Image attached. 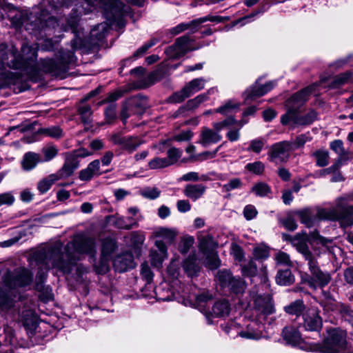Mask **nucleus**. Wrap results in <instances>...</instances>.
<instances>
[{"mask_svg": "<svg viewBox=\"0 0 353 353\" xmlns=\"http://www.w3.org/2000/svg\"><path fill=\"white\" fill-rule=\"evenodd\" d=\"M0 78L22 91V55L12 44H0Z\"/></svg>", "mask_w": 353, "mask_h": 353, "instance_id": "f257e3e1", "label": "nucleus"}, {"mask_svg": "<svg viewBox=\"0 0 353 353\" xmlns=\"http://www.w3.org/2000/svg\"><path fill=\"white\" fill-rule=\"evenodd\" d=\"M63 261L55 262L54 265L60 271L67 273L72 265L79 259L78 254H88L94 257L97 253L94 239L85 234H77L72 241L68 243L64 248Z\"/></svg>", "mask_w": 353, "mask_h": 353, "instance_id": "f03ea898", "label": "nucleus"}, {"mask_svg": "<svg viewBox=\"0 0 353 353\" xmlns=\"http://www.w3.org/2000/svg\"><path fill=\"white\" fill-rule=\"evenodd\" d=\"M63 254L61 252V245L57 243L48 249H41L32 255V259L39 265V270L36 276V288L41 290L46 279L47 272L50 267L60 270L54 265L55 262L63 261Z\"/></svg>", "mask_w": 353, "mask_h": 353, "instance_id": "7ed1b4c3", "label": "nucleus"}, {"mask_svg": "<svg viewBox=\"0 0 353 353\" xmlns=\"http://www.w3.org/2000/svg\"><path fill=\"white\" fill-rule=\"evenodd\" d=\"M97 7L103 10L105 18L110 25L117 23L119 27L124 26L123 4L120 0H83L82 8L84 13L92 12Z\"/></svg>", "mask_w": 353, "mask_h": 353, "instance_id": "20e7f679", "label": "nucleus"}, {"mask_svg": "<svg viewBox=\"0 0 353 353\" xmlns=\"http://www.w3.org/2000/svg\"><path fill=\"white\" fill-rule=\"evenodd\" d=\"M335 203L341 210L340 213L336 211L326 212L321 211V214H327L326 217L336 219L341 226L343 228L353 225V192L345 194L336 199Z\"/></svg>", "mask_w": 353, "mask_h": 353, "instance_id": "39448f33", "label": "nucleus"}, {"mask_svg": "<svg viewBox=\"0 0 353 353\" xmlns=\"http://www.w3.org/2000/svg\"><path fill=\"white\" fill-rule=\"evenodd\" d=\"M347 345L346 334L338 329L328 332V336L322 344H316L314 351L321 353H341Z\"/></svg>", "mask_w": 353, "mask_h": 353, "instance_id": "423d86ee", "label": "nucleus"}, {"mask_svg": "<svg viewBox=\"0 0 353 353\" xmlns=\"http://www.w3.org/2000/svg\"><path fill=\"white\" fill-rule=\"evenodd\" d=\"M310 274L307 275L305 283L312 289L323 288L329 284L332 279L331 274L321 270L317 256L307 261Z\"/></svg>", "mask_w": 353, "mask_h": 353, "instance_id": "0eeeda50", "label": "nucleus"}, {"mask_svg": "<svg viewBox=\"0 0 353 353\" xmlns=\"http://www.w3.org/2000/svg\"><path fill=\"white\" fill-rule=\"evenodd\" d=\"M293 150V143L291 141H283L271 145L268 151V159L276 164L286 163Z\"/></svg>", "mask_w": 353, "mask_h": 353, "instance_id": "6e6552de", "label": "nucleus"}, {"mask_svg": "<svg viewBox=\"0 0 353 353\" xmlns=\"http://www.w3.org/2000/svg\"><path fill=\"white\" fill-rule=\"evenodd\" d=\"M299 112H295L294 109L283 115L281 121L283 125H289L292 129L297 125H308L317 119V113L314 110H310L305 116H299Z\"/></svg>", "mask_w": 353, "mask_h": 353, "instance_id": "1a4fd4ad", "label": "nucleus"}, {"mask_svg": "<svg viewBox=\"0 0 353 353\" xmlns=\"http://www.w3.org/2000/svg\"><path fill=\"white\" fill-rule=\"evenodd\" d=\"M324 82L325 79H322L319 82L313 83L294 94L287 101V105L288 106V111L294 109L295 112H299V108L304 104L312 93L314 92L315 94H319V92H316V88Z\"/></svg>", "mask_w": 353, "mask_h": 353, "instance_id": "9d476101", "label": "nucleus"}, {"mask_svg": "<svg viewBox=\"0 0 353 353\" xmlns=\"http://www.w3.org/2000/svg\"><path fill=\"white\" fill-rule=\"evenodd\" d=\"M335 205H336L335 204ZM321 210L325 211L327 213L330 212H332V211H336L337 213H340L341 212V209L339 208H338L337 206H336L335 208H332V209H330V210H327V209H324V208H318L316 210V212H314L311 209L307 208V209H304V210L299 211L297 214L300 218L301 222L303 224L305 225V226L307 228L312 227L314 225L315 222L319 220L325 219V220L339 221V220L336 219H331V218L325 217V216H327V214H321Z\"/></svg>", "mask_w": 353, "mask_h": 353, "instance_id": "9b49d317", "label": "nucleus"}, {"mask_svg": "<svg viewBox=\"0 0 353 353\" xmlns=\"http://www.w3.org/2000/svg\"><path fill=\"white\" fill-rule=\"evenodd\" d=\"M285 239L289 241L297 252L302 254L304 259L307 261L311 258L315 256L310 250L307 243L310 242L308 234L305 232L297 233L294 236L288 234H284Z\"/></svg>", "mask_w": 353, "mask_h": 353, "instance_id": "f8f14e48", "label": "nucleus"}, {"mask_svg": "<svg viewBox=\"0 0 353 353\" xmlns=\"http://www.w3.org/2000/svg\"><path fill=\"white\" fill-rule=\"evenodd\" d=\"M190 38L185 35L176 39L175 43L168 47L165 52L172 59H179L184 56L188 51L195 50L190 47Z\"/></svg>", "mask_w": 353, "mask_h": 353, "instance_id": "ddd939ff", "label": "nucleus"}, {"mask_svg": "<svg viewBox=\"0 0 353 353\" xmlns=\"http://www.w3.org/2000/svg\"><path fill=\"white\" fill-rule=\"evenodd\" d=\"M303 326L305 330L319 332L322 327V320L316 308H310L303 314Z\"/></svg>", "mask_w": 353, "mask_h": 353, "instance_id": "4468645a", "label": "nucleus"}, {"mask_svg": "<svg viewBox=\"0 0 353 353\" xmlns=\"http://www.w3.org/2000/svg\"><path fill=\"white\" fill-rule=\"evenodd\" d=\"M254 309L264 316L270 315L275 312L272 298L270 294L256 295L254 297Z\"/></svg>", "mask_w": 353, "mask_h": 353, "instance_id": "2eb2a0df", "label": "nucleus"}, {"mask_svg": "<svg viewBox=\"0 0 353 353\" xmlns=\"http://www.w3.org/2000/svg\"><path fill=\"white\" fill-rule=\"evenodd\" d=\"M136 266L134 256L130 252L117 255L113 260V267L117 272H124Z\"/></svg>", "mask_w": 353, "mask_h": 353, "instance_id": "dca6fc26", "label": "nucleus"}, {"mask_svg": "<svg viewBox=\"0 0 353 353\" xmlns=\"http://www.w3.org/2000/svg\"><path fill=\"white\" fill-rule=\"evenodd\" d=\"M79 167V161L76 155L67 152L65 154V162L62 168L55 173L61 179L71 176L74 171Z\"/></svg>", "mask_w": 353, "mask_h": 353, "instance_id": "f3484780", "label": "nucleus"}, {"mask_svg": "<svg viewBox=\"0 0 353 353\" xmlns=\"http://www.w3.org/2000/svg\"><path fill=\"white\" fill-rule=\"evenodd\" d=\"M23 54L26 52L29 54L27 58L28 61H25L23 60V75L29 72L35 74L37 72V68L34 61L37 57L36 48L25 46L23 44Z\"/></svg>", "mask_w": 353, "mask_h": 353, "instance_id": "a211bd4d", "label": "nucleus"}, {"mask_svg": "<svg viewBox=\"0 0 353 353\" xmlns=\"http://www.w3.org/2000/svg\"><path fill=\"white\" fill-rule=\"evenodd\" d=\"M155 245L158 248L159 253L156 250H152L150 254L151 263L153 266L160 267L166 256L167 246L162 240H156Z\"/></svg>", "mask_w": 353, "mask_h": 353, "instance_id": "6ab92c4d", "label": "nucleus"}, {"mask_svg": "<svg viewBox=\"0 0 353 353\" xmlns=\"http://www.w3.org/2000/svg\"><path fill=\"white\" fill-rule=\"evenodd\" d=\"M100 174V161L94 160L90 163L86 168L80 171L79 177L81 181H88Z\"/></svg>", "mask_w": 353, "mask_h": 353, "instance_id": "aec40b11", "label": "nucleus"}, {"mask_svg": "<svg viewBox=\"0 0 353 353\" xmlns=\"http://www.w3.org/2000/svg\"><path fill=\"white\" fill-rule=\"evenodd\" d=\"M206 190V187L201 184H188L183 189V194L185 196L195 201L203 196Z\"/></svg>", "mask_w": 353, "mask_h": 353, "instance_id": "412c9836", "label": "nucleus"}, {"mask_svg": "<svg viewBox=\"0 0 353 353\" xmlns=\"http://www.w3.org/2000/svg\"><path fill=\"white\" fill-rule=\"evenodd\" d=\"M221 139V135L219 133L207 127H203L201 132L199 143L203 146H207L217 143Z\"/></svg>", "mask_w": 353, "mask_h": 353, "instance_id": "4be33fe9", "label": "nucleus"}, {"mask_svg": "<svg viewBox=\"0 0 353 353\" xmlns=\"http://www.w3.org/2000/svg\"><path fill=\"white\" fill-rule=\"evenodd\" d=\"M199 248L203 254L216 251L218 243L214 240L210 234H205L199 238Z\"/></svg>", "mask_w": 353, "mask_h": 353, "instance_id": "5701e85b", "label": "nucleus"}, {"mask_svg": "<svg viewBox=\"0 0 353 353\" xmlns=\"http://www.w3.org/2000/svg\"><path fill=\"white\" fill-rule=\"evenodd\" d=\"M129 104L134 106L137 114H142L148 108V99L141 95H137L129 98Z\"/></svg>", "mask_w": 353, "mask_h": 353, "instance_id": "b1692460", "label": "nucleus"}, {"mask_svg": "<svg viewBox=\"0 0 353 353\" xmlns=\"http://www.w3.org/2000/svg\"><path fill=\"white\" fill-rule=\"evenodd\" d=\"M153 236L159 239L158 240H162L166 245V244H170L174 241L176 237V232L172 229L160 228L153 232Z\"/></svg>", "mask_w": 353, "mask_h": 353, "instance_id": "393cba45", "label": "nucleus"}, {"mask_svg": "<svg viewBox=\"0 0 353 353\" xmlns=\"http://www.w3.org/2000/svg\"><path fill=\"white\" fill-rule=\"evenodd\" d=\"M283 339L292 345L299 344L301 340V334L293 327H285L283 330Z\"/></svg>", "mask_w": 353, "mask_h": 353, "instance_id": "a878e982", "label": "nucleus"}, {"mask_svg": "<svg viewBox=\"0 0 353 353\" xmlns=\"http://www.w3.org/2000/svg\"><path fill=\"white\" fill-rule=\"evenodd\" d=\"M40 162H42V159L39 154L32 152H27L23 157V170H31Z\"/></svg>", "mask_w": 353, "mask_h": 353, "instance_id": "bb28decb", "label": "nucleus"}, {"mask_svg": "<svg viewBox=\"0 0 353 353\" xmlns=\"http://www.w3.org/2000/svg\"><path fill=\"white\" fill-rule=\"evenodd\" d=\"M230 311V304L226 300L216 301L212 309V316L222 317L229 314Z\"/></svg>", "mask_w": 353, "mask_h": 353, "instance_id": "cd10ccee", "label": "nucleus"}, {"mask_svg": "<svg viewBox=\"0 0 353 353\" xmlns=\"http://www.w3.org/2000/svg\"><path fill=\"white\" fill-rule=\"evenodd\" d=\"M117 244L115 239L108 237L102 240L101 255L103 257L111 256L112 254L117 250Z\"/></svg>", "mask_w": 353, "mask_h": 353, "instance_id": "c85d7f7f", "label": "nucleus"}, {"mask_svg": "<svg viewBox=\"0 0 353 353\" xmlns=\"http://www.w3.org/2000/svg\"><path fill=\"white\" fill-rule=\"evenodd\" d=\"M206 80L203 78H197L192 79L185 84L184 88L187 92L189 97L194 93L199 92L204 88Z\"/></svg>", "mask_w": 353, "mask_h": 353, "instance_id": "c756f323", "label": "nucleus"}, {"mask_svg": "<svg viewBox=\"0 0 353 353\" xmlns=\"http://www.w3.org/2000/svg\"><path fill=\"white\" fill-rule=\"evenodd\" d=\"M276 281L281 285H289L294 283V276L289 269L279 270L276 276Z\"/></svg>", "mask_w": 353, "mask_h": 353, "instance_id": "7c9ffc66", "label": "nucleus"}, {"mask_svg": "<svg viewBox=\"0 0 353 353\" xmlns=\"http://www.w3.org/2000/svg\"><path fill=\"white\" fill-rule=\"evenodd\" d=\"M284 310L290 315L299 316L305 310V305L302 300L298 299L285 306Z\"/></svg>", "mask_w": 353, "mask_h": 353, "instance_id": "2f4dec72", "label": "nucleus"}, {"mask_svg": "<svg viewBox=\"0 0 353 353\" xmlns=\"http://www.w3.org/2000/svg\"><path fill=\"white\" fill-rule=\"evenodd\" d=\"M214 89L211 88L207 91L206 93L199 94L192 99L188 100L185 104L188 109L191 111L196 108L201 103L208 100V95L214 92Z\"/></svg>", "mask_w": 353, "mask_h": 353, "instance_id": "473e14b6", "label": "nucleus"}, {"mask_svg": "<svg viewBox=\"0 0 353 353\" xmlns=\"http://www.w3.org/2000/svg\"><path fill=\"white\" fill-rule=\"evenodd\" d=\"M216 19V17H205L199 19H196L194 20H192L188 23H183L185 26V30H188L191 33H194L196 32L199 28L201 25L206 22L207 21H214Z\"/></svg>", "mask_w": 353, "mask_h": 353, "instance_id": "72a5a7b5", "label": "nucleus"}, {"mask_svg": "<svg viewBox=\"0 0 353 353\" xmlns=\"http://www.w3.org/2000/svg\"><path fill=\"white\" fill-rule=\"evenodd\" d=\"M85 101H81L79 107V113L81 115V119L84 124H90L92 121V111L90 105L85 104Z\"/></svg>", "mask_w": 353, "mask_h": 353, "instance_id": "f704fd0d", "label": "nucleus"}, {"mask_svg": "<svg viewBox=\"0 0 353 353\" xmlns=\"http://www.w3.org/2000/svg\"><path fill=\"white\" fill-rule=\"evenodd\" d=\"M196 261V258L194 256H190L183 261V268L188 276H192L199 271Z\"/></svg>", "mask_w": 353, "mask_h": 353, "instance_id": "c9c22d12", "label": "nucleus"}, {"mask_svg": "<svg viewBox=\"0 0 353 353\" xmlns=\"http://www.w3.org/2000/svg\"><path fill=\"white\" fill-rule=\"evenodd\" d=\"M59 180L57 175L54 174H50L48 177L43 179L38 183V190L44 193L47 192L51 185L57 181Z\"/></svg>", "mask_w": 353, "mask_h": 353, "instance_id": "e433bc0d", "label": "nucleus"}, {"mask_svg": "<svg viewBox=\"0 0 353 353\" xmlns=\"http://www.w3.org/2000/svg\"><path fill=\"white\" fill-rule=\"evenodd\" d=\"M36 134H43L54 139H59L63 136V131L58 126H52L46 128H40L36 131Z\"/></svg>", "mask_w": 353, "mask_h": 353, "instance_id": "4c0bfd02", "label": "nucleus"}, {"mask_svg": "<svg viewBox=\"0 0 353 353\" xmlns=\"http://www.w3.org/2000/svg\"><path fill=\"white\" fill-rule=\"evenodd\" d=\"M316 159V165L319 167H325L329 164V152L325 150H319L313 153Z\"/></svg>", "mask_w": 353, "mask_h": 353, "instance_id": "58836bf2", "label": "nucleus"}, {"mask_svg": "<svg viewBox=\"0 0 353 353\" xmlns=\"http://www.w3.org/2000/svg\"><path fill=\"white\" fill-rule=\"evenodd\" d=\"M128 221L129 223H127L125 218L122 216L116 217L114 221V225L119 229L123 230H130L134 226H137V223L136 221H134L132 218H128Z\"/></svg>", "mask_w": 353, "mask_h": 353, "instance_id": "ea45409f", "label": "nucleus"}, {"mask_svg": "<svg viewBox=\"0 0 353 353\" xmlns=\"http://www.w3.org/2000/svg\"><path fill=\"white\" fill-rule=\"evenodd\" d=\"M216 277L222 287H228L234 276L230 270L224 269L217 272Z\"/></svg>", "mask_w": 353, "mask_h": 353, "instance_id": "a19ab883", "label": "nucleus"}, {"mask_svg": "<svg viewBox=\"0 0 353 353\" xmlns=\"http://www.w3.org/2000/svg\"><path fill=\"white\" fill-rule=\"evenodd\" d=\"M38 324L35 316H31L30 319H23V327H25L27 334L32 340V336L35 334V330L37 328Z\"/></svg>", "mask_w": 353, "mask_h": 353, "instance_id": "79ce46f5", "label": "nucleus"}, {"mask_svg": "<svg viewBox=\"0 0 353 353\" xmlns=\"http://www.w3.org/2000/svg\"><path fill=\"white\" fill-rule=\"evenodd\" d=\"M203 254L205 256V261H206L207 265L210 269L217 268L220 265L221 261L219 259L216 251L208 252V253Z\"/></svg>", "mask_w": 353, "mask_h": 353, "instance_id": "37998d69", "label": "nucleus"}, {"mask_svg": "<svg viewBox=\"0 0 353 353\" xmlns=\"http://www.w3.org/2000/svg\"><path fill=\"white\" fill-rule=\"evenodd\" d=\"M230 290L236 294L242 293L246 288L245 283L240 278L234 277L228 286Z\"/></svg>", "mask_w": 353, "mask_h": 353, "instance_id": "c03bdc74", "label": "nucleus"}, {"mask_svg": "<svg viewBox=\"0 0 353 353\" xmlns=\"http://www.w3.org/2000/svg\"><path fill=\"white\" fill-rule=\"evenodd\" d=\"M261 92L260 85H258V82L256 81L255 84L245 92V101L254 100L256 98L262 97L263 95H259Z\"/></svg>", "mask_w": 353, "mask_h": 353, "instance_id": "a18cd8bd", "label": "nucleus"}, {"mask_svg": "<svg viewBox=\"0 0 353 353\" xmlns=\"http://www.w3.org/2000/svg\"><path fill=\"white\" fill-rule=\"evenodd\" d=\"M252 192H253L256 196H265L271 192L270 187L264 182H259L256 183L252 188Z\"/></svg>", "mask_w": 353, "mask_h": 353, "instance_id": "49530a36", "label": "nucleus"}, {"mask_svg": "<svg viewBox=\"0 0 353 353\" xmlns=\"http://www.w3.org/2000/svg\"><path fill=\"white\" fill-rule=\"evenodd\" d=\"M41 152L43 155L42 161H50L54 159L58 154L57 148L53 145H48L41 149Z\"/></svg>", "mask_w": 353, "mask_h": 353, "instance_id": "de8ad7c7", "label": "nucleus"}, {"mask_svg": "<svg viewBox=\"0 0 353 353\" xmlns=\"http://www.w3.org/2000/svg\"><path fill=\"white\" fill-rule=\"evenodd\" d=\"M124 143L122 148L130 152L135 150L141 143L138 138L133 137H125Z\"/></svg>", "mask_w": 353, "mask_h": 353, "instance_id": "09e8293b", "label": "nucleus"}, {"mask_svg": "<svg viewBox=\"0 0 353 353\" xmlns=\"http://www.w3.org/2000/svg\"><path fill=\"white\" fill-rule=\"evenodd\" d=\"M352 73L351 72H346L340 74L334 77L332 83L330 85L332 88H338L341 85L345 84L352 77Z\"/></svg>", "mask_w": 353, "mask_h": 353, "instance_id": "8fccbe9b", "label": "nucleus"}, {"mask_svg": "<svg viewBox=\"0 0 353 353\" xmlns=\"http://www.w3.org/2000/svg\"><path fill=\"white\" fill-rule=\"evenodd\" d=\"M110 259V257H107V256L103 257V256L101 255V258H100V261H99V263L94 265V268L98 274H104L109 271Z\"/></svg>", "mask_w": 353, "mask_h": 353, "instance_id": "3c124183", "label": "nucleus"}, {"mask_svg": "<svg viewBox=\"0 0 353 353\" xmlns=\"http://www.w3.org/2000/svg\"><path fill=\"white\" fill-rule=\"evenodd\" d=\"M182 150L176 148H171L167 152L165 159L169 165L174 164L181 158Z\"/></svg>", "mask_w": 353, "mask_h": 353, "instance_id": "603ef678", "label": "nucleus"}, {"mask_svg": "<svg viewBox=\"0 0 353 353\" xmlns=\"http://www.w3.org/2000/svg\"><path fill=\"white\" fill-rule=\"evenodd\" d=\"M132 114H137L135 113L134 106L130 105L128 99L122 105L120 113L121 119L123 122H125L126 120Z\"/></svg>", "mask_w": 353, "mask_h": 353, "instance_id": "864d4df0", "label": "nucleus"}, {"mask_svg": "<svg viewBox=\"0 0 353 353\" xmlns=\"http://www.w3.org/2000/svg\"><path fill=\"white\" fill-rule=\"evenodd\" d=\"M189 96L183 87L181 90L174 92L170 96L168 99V101L172 103H178L183 102Z\"/></svg>", "mask_w": 353, "mask_h": 353, "instance_id": "5fc2aeb1", "label": "nucleus"}, {"mask_svg": "<svg viewBox=\"0 0 353 353\" xmlns=\"http://www.w3.org/2000/svg\"><path fill=\"white\" fill-rule=\"evenodd\" d=\"M170 166L165 158L155 157L151 159L148 163L150 169H162Z\"/></svg>", "mask_w": 353, "mask_h": 353, "instance_id": "6e6d98bb", "label": "nucleus"}, {"mask_svg": "<svg viewBox=\"0 0 353 353\" xmlns=\"http://www.w3.org/2000/svg\"><path fill=\"white\" fill-rule=\"evenodd\" d=\"M275 259L277 263L287 267H292V262L290 255L284 252L280 251L275 254Z\"/></svg>", "mask_w": 353, "mask_h": 353, "instance_id": "4d7b16f0", "label": "nucleus"}, {"mask_svg": "<svg viewBox=\"0 0 353 353\" xmlns=\"http://www.w3.org/2000/svg\"><path fill=\"white\" fill-rule=\"evenodd\" d=\"M245 168L250 172L255 174H261L265 170V165L261 161H255L254 163H248Z\"/></svg>", "mask_w": 353, "mask_h": 353, "instance_id": "13d9d810", "label": "nucleus"}, {"mask_svg": "<svg viewBox=\"0 0 353 353\" xmlns=\"http://www.w3.org/2000/svg\"><path fill=\"white\" fill-rule=\"evenodd\" d=\"M265 144V140L263 138L253 139L250 142L248 150H251L255 153H259Z\"/></svg>", "mask_w": 353, "mask_h": 353, "instance_id": "bf43d9fd", "label": "nucleus"}, {"mask_svg": "<svg viewBox=\"0 0 353 353\" xmlns=\"http://www.w3.org/2000/svg\"><path fill=\"white\" fill-rule=\"evenodd\" d=\"M242 272L245 276H254L257 273V266L253 261H250L242 267Z\"/></svg>", "mask_w": 353, "mask_h": 353, "instance_id": "052dcab7", "label": "nucleus"}, {"mask_svg": "<svg viewBox=\"0 0 353 353\" xmlns=\"http://www.w3.org/2000/svg\"><path fill=\"white\" fill-rule=\"evenodd\" d=\"M219 149V147H218L215 150L212 151V152L206 151V152L200 153L196 156L192 157L191 159L193 161H205L207 159H213L216 157Z\"/></svg>", "mask_w": 353, "mask_h": 353, "instance_id": "680f3d73", "label": "nucleus"}, {"mask_svg": "<svg viewBox=\"0 0 353 353\" xmlns=\"http://www.w3.org/2000/svg\"><path fill=\"white\" fill-rule=\"evenodd\" d=\"M116 109L117 105L115 103H110L107 106L104 112L107 122L110 123L115 119Z\"/></svg>", "mask_w": 353, "mask_h": 353, "instance_id": "e2e57ef3", "label": "nucleus"}, {"mask_svg": "<svg viewBox=\"0 0 353 353\" xmlns=\"http://www.w3.org/2000/svg\"><path fill=\"white\" fill-rule=\"evenodd\" d=\"M161 191L157 188H148L141 192L142 196L149 199H155L160 196Z\"/></svg>", "mask_w": 353, "mask_h": 353, "instance_id": "0e129e2a", "label": "nucleus"}, {"mask_svg": "<svg viewBox=\"0 0 353 353\" xmlns=\"http://www.w3.org/2000/svg\"><path fill=\"white\" fill-rule=\"evenodd\" d=\"M141 274L147 283H150L152 281L153 274L146 262L143 263L141 265Z\"/></svg>", "mask_w": 353, "mask_h": 353, "instance_id": "69168bd1", "label": "nucleus"}, {"mask_svg": "<svg viewBox=\"0 0 353 353\" xmlns=\"http://www.w3.org/2000/svg\"><path fill=\"white\" fill-rule=\"evenodd\" d=\"M330 148L334 150L340 157H343L345 154V151L343 148V141L341 140H335L330 143Z\"/></svg>", "mask_w": 353, "mask_h": 353, "instance_id": "338daca9", "label": "nucleus"}, {"mask_svg": "<svg viewBox=\"0 0 353 353\" xmlns=\"http://www.w3.org/2000/svg\"><path fill=\"white\" fill-rule=\"evenodd\" d=\"M242 185V182L240 179L234 178L231 179L228 183L224 184L223 189L225 192H230L234 189H238Z\"/></svg>", "mask_w": 353, "mask_h": 353, "instance_id": "774afa93", "label": "nucleus"}]
</instances>
